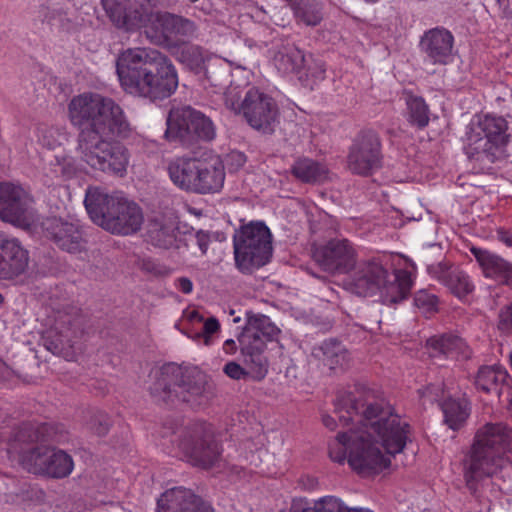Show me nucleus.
Here are the masks:
<instances>
[{
    "instance_id": "14",
    "label": "nucleus",
    "mask_w": 512,
    "mask_h": 512,
    "mask_svg": "<svg viewBox=\"0 0 512 512\" xmlns=\"http://www.w3.org/2000/svg\"><path fill=\"white\" fill-rule=\"evenodd\" d=\"M181 449L194 466L209 469L221 461V448L210 425L195 424L181 442Z\"/></svg>"
},
{
    "instance_id": "13",
    "label": "nucleus",
    "mask_w": 512,
    "mask_h": 512,
    "mask_svg": "<svg viewBox=\"0 0 512 512\" xmlns=\"http://www.w3.org/2000/svg\"><path fill=\"white\" fill-rule=\"evenodd\" d=\"M33 198L20 185L0 183V219L22 229H29L36 222Z\"/></svg>"
},
{
    "instance_id": "30",
    "label": "nucleus",
    "mask_w": 512,
    "mask_h": 512,
    "mask_svg": "<svg viewBox=\"0 0 512 512\" xmlns=\"http://www.w3.org/2000/svg\"><path fill=\"white\" fill-rule=\"evenodd\" d=\"M291 174L307 184H320L329 179V170L321 162L311 158H298L291 166Z\"/></svg>"
},
{
    "instance_id": "46",
    "label": "nucleus",
    "mask_w": 512,
    "mask_h": 512,
    "mask_svg": "<svg viewBox=\"0 0 512 512\" xmlns=\"http://www.w3.org/2000/svg\"><path fill=\"white\" fill-rule=\"evenodd\" d=\"M200 168H202V156L195 158V167L193 169L192 174V182H191V189L189 192H194L201 194V177H202V171H200Z\"/></svg>"
},
{
    "instance_id": "40",
    "label": "nucleus",
    "mask_w": 512,
    "mask_h": 512,
    "mask_svg": "<svg viewBox=\"0 0 512 512\" xmlns=\"http://www.w3.org/2000/svg\"><path fill=\"white\" fill-rule=\"evenodd\" d=\"M296 15L306 25L316 26L322 20V7L317 2H307L296 10Z\"/></svg>"
},
{
    "instance_id": "17",
    "label": "nucleus",
    "mask_w": 512,
    "mask_h": 512,
    "mask_svg": "<svg viewBox=\"0 0 512 512\" xmlns=\"http://www.w3.org/2000/svg\"><path fill=\"white\" fill-rule=\"evenodd\" d=\"M381 158L379 136L373 131H364L350 148L348 167L353 173L366 176L380 167Z\"/></svg>"
},
{
    "instance_id": "58",
    "label": "nucleus",
    "mask_w": 512,
    "mask_h": 512,
    "mask_svg": "<svg viewBox=\"0 0 512 512\" xmlns=\"http://www.w3.org/2000/svg\"><path fill=\"white\" fill-rule=\"evenodd\" d=\"M508 410L512 413V397L508 405Z\"/></svg>"
},
{
    "instance_id": "19",
    "label": "nucleus",
    "mask_w": 512,
    "mask_h": 512,
    "mask_svg": "<svg viewBox=\"0 0 512 512\" xmlns=\"http://www.w3.org/2000/svg\"><path fill=\"white\" fill-rule=\"evenodd\" d=\"M46 430V427H26L17 435L19 441H27L30 445L19 453V462L28 472L36 475H44L46 463L54 449L42 439Z\"/></svg>"
},
{
    "instance_id": "52",
    "label": "nucleus",
    "mask_w": 512,
    "mask_h": 512,
    "mask_svg": "<svg viewBox=\"0 0 512 512\" xmlns=\"http://www.w3.org/2000/svg\"><path fill=\"white\" fill-rule=\"evenodd\" d=\"M184 317L191 323H200L203 321V316L197 310H187Z\"/></svg>"
},
{
    "instance_id": "7",
    "label": "nucleus",
    "mask_w": 512,
    "mask_h": 512,
    "mask_svg": "<svg viewBox=\"0 0 512 512\" xmlns=\"http://www.w3.org/2000/svg\"><path fill=\"white\" fill-rule=\"evenodd\" d=\"M84 204L91 220L112 234H134L144 222L140 206L120 193L108 194L102 188L92 187L86 192Z\"/></svg>"
},
{
    "instance_id": "36",
    "label": "nucleus",
    "mask_w": 512,
    "mask_h": 512,
    "mask_svg": "<svg viewBox=\"0 0 512 512\" xmlns=\"http://www.w3.org/2000/svg\"><path fill=\"white\" fill-rule=\"evenodd\" d=\"M211 54L202 47L185 44L177 54V59L190 70L200 73L205 70L206 63L210 60Z\"/></svg>"
},
{
    "instance_id": "15",
    "label": "nucleus",
    "mask_w": 512,
    "mask_h": 512,
    "mask_svg": "<svg viewBox=\"0 0 512 512\" xmlns=\"http://www.w3.org/2000/svg\"><path fill=\"white\" fill-rule=\"evenodd\" d=\"M313 259L323 271L342 275L353 270L358 253L348 239H332L314 249Z\"/></svg>"
},
{
    "instance_id": "35",
    "label": "nucleus",
    "mask_w": 512,
    "mask_h": 512,
    "mask_svg": "<svg viewBox=\"0 0 512 512\" xmlns=\"http://www.w3.org/2000/svg\"><path fill=\"white\" fill-rule=\"evenodd\" d=\"M352 508L347 507L341 499L334 496H325L312 504L306 501L293 500L289 512H350Z\"/></svg>"
},
{
    "instance_id": "44",
    "label": "nucleus",
    "mask_w": 512,
    "mask_h": 512,
    "mask_svg": "<svg viewBox=\"0 0 512 512\" xmlns=\"http://www.w3.org/2000/svg\"><path fill=\"white\" fill-rule=\"evenodd\" d=\"M497 328L503 334H512V304H508L500 308Z\"/></svg>"
},
{
    "instance_id": "4",
    "label": "nucleus",
    "mask_w": 512,
    "mask_h": 512,
    "mask_svg": "<svg viewBox=\"0 0 512 512\" xmlns=\"http://www.w3.org/2000/svg\"><path fill=\"white\" fill-rule=\"evenodd\" d=\"M101 3L117 28L136 31L145 27L147 38L157 45L176 46L195 31L189 19L165 11L148 13L137 0H101Z\"/></svg>"
},
{
    "instance_id": "43",
    "label": "nucleus",
    "mask_w": 512,
    "mask_h": 512,
    "mask_svg": "<svg viewBox=\"0 0 512 512\" xmlns=\"http://www.w3.org/2000/svg\"><path fill=\"white\" fill-rule=\"evenodd\" d=\"M87 427L99 436L106 435L109 431L110 419L107 414L103 412H96L91 415L87 422Z\"/></svg>"
},
{
    "instance_id": "31",
    "label": "nucleus",
    "mask_w": 512,
    "mask_h": 512,
    "mask_svg": "<svg viewBox=\"0 0 512 512\" xmlns=\"http://www.w3.org/2000/svg\"><path fill=\"white\" fill-rule=\"evenodd\" d=\"M195 501V494L183 487H174L165 491L158 499L157 512H189Z\"/></svg>"
},
{
    "instance_id": "26",
    "label": "nucleus",
    "mask_w": 512,
    "mask_h": 512,
    "mask_svg": "<svg viewBox=\"0 0 512 512\" xmlns=\"http://www.w3.org/2000/svg\"><path fill=\"white\" fill-rule=\"evenodd\" d=\"M81 325L82 320L77 309L72 308L69 312H58L55 318V331L59 334V338L56 342L47 341V349L53 354H63L65 346H72V338L76 336Z\"/></svg>"
},
{
    "instance_id": "16",
    "label": "nucleus",
    "mask_w": 512,
    "mask_h": 512,
    "mask_svg": "<svg viewBox=\"0 0 512 512\" xmlns=\"http://www.w3.org/2000/svg\"><path fill=\"white\" fill-rule=\"evenodd\" d=\"M42 230L45 237L63 251L70 254H81L87 251V240L77 222L50 217L42 222Z\"/></svg>"
},
{
    "instance_id": "48",
    "label": "nucleus",
    "mask_w": 512,
    "mask_h": 512,
    "mask_svg": "<svg viewBox=\"0 0 512 512\" xmlns=\"http://www.w3.org/2000/svg\"><path fill=\"white\" fill-rule=\"evenodd\" d=\"M176 287L184 294H190L193 290V283L187 277H180L176 280Z\"/></svg>"
},
{
    "instance_id": "55",
    "label": "nucleus",
    "mask_w": 512,
    "mask_h": 512,
    "mask_svg": "<svg viewBox=\"0 0 512 512\" xmlns=\"http://www.w3.org/2000/svg\"><path fill=\"white\" fill-rule=\"evenodd\" d=\"M306 480H307V483H304V488L314 489L316 487L317 481L314 478L308 477Z\"/></svg>"
},
{
    "instance_id": "47",
    "label": "nucleus",
    "mask_w": 512,
    "mask_h": 512,
    "mask_svg": "<svg viewBox=\"0 0 512 512\" xmlns=\"http://www.w3.org/2000/svg\"><path fill=\"white\" fill-rule=\"evenodd\" d=\"M246 163V156L239 151H232L227 156V165L230 170L237 171Z\"/></svg>"
},
{
    "instance_id": "22",
    "label": "nucleus",
    "mask_w": 512,
    "mask_h": 512,
    "mask_svg": "<svg viewBox=\"0 0 512 512\" xmlns=\"http://www.w3.org/2000/svg\"><path fill=\"white\" fill-rule=\"evenodd\" d=\"M427 272L459 298L474 290V284L469 275L449 262L443 261L428 265Z\"/></svg>"
},
{
    "instance_id": "21",
    "label": "nucleus",
    "mask_w": 512,
    "mask_h": 512,
    "mask_svg": "<svg viewBox=\"0 0 512 512\" xmlns=\"http://www.w3.org/2000/svg\"><path fill=\"white\" fill-rule=\"evenodd\" d=\"M453 43L450 31L436 27L424 33L420 47L433 64L446 65L452 60Z\"/></svg>"
},
{
    "instance_id": "25",
    "label": "nucleus",
    "mask_w": 512,
    "mask_h": 512,
    "mask_svg": "<svg viewBox=\"0 0 512 512\" xmlns=\"http://www.w3.org/2000/svg\"><path fill=\"white\" fill-rule=\"evenodd\" d=\"M176 223L162 213H155L148 217L146 224L147 240L154 246L169 249L177 240Z\"/></svg>"
},
{
    "instance_id": "39",
    "label": "nucleus",
    "mask_w": 512,
    "mask_h": 512,
    "mask_svg": "<svg viewBox=\"0 0 512 512\" xmlns=\"http://www.w3.org/2000/svg\"><path fill=\"white\" fill-rule=\"evenodd\" d=\"M407 106L412 123L416 124L419 128L428 125L429 109L423 98L410 96L407 100Z\"/></svg>"
},
{
    "instance_id": "51",
    "label": "nucleus",
    "mask_w": 512,
    "mask_h": 512,
    "mask_svg": "<svg viewBox=\"0 0 512 512\" xmlns=\"http://www.w3.org/2000/svg\"><path fill=\"white\" fill-rule=\"evenodd\" d=\"M497 235L501 242L508 247H512V232L501 228L497 230Z\"/></svg>"
},
{
    "instance_id": "33",
    "label": "nucleus",
    "mask_w": 512,
    "mask_h": 512,
    "mask_svg": "<svg viewBox=\"0 0 512 512\" xmlns=\"http://www.w3.org/2000/svg\"><path fill=\"white\" fill-rule=\"evenodd\" d=\"M275 66L283 73L298 72L305 66V55L293 43L283 44L275 54Z\"/></svg>"
},
{
    "instance_id": "23",
    "label": "nucleus",
    "mask_w": 512,
    "mask_h": 512,
    "mask_svg": "<svg viewBox=\"0 0 512 512\" xmlns=\"http://www.w3.org/2000/svg\"><path fill=\"white\" fill-rule=\"evenodd\" d=\"M426 350L432 359L469 358L471 351L465 341L452 334L430 337L426 342Z\"/></svg>"
},
{
    "instance_id": "18",
    "label": "nucleus",
    "mask_w": 512,
    "mask_h": 512,
    "mask_svg": "<svg viewBox=\"0 0 512 512\" xmlns=\"http://www.w3.org/2000/svg\"><path fill=\"white\" fill-rule=\"evenodd\" d=\"M29 251L12 235L0 231V281L14 282L29 267Z\"/></svg>"
},
{
    "instance_id": "20",
    "label": "nucleus",
    "mask_w": 512,
    "mask_h": 512,
    "mask_svg": "<svg viewBox=\"0 0 512 512\" xmlns=\"http://www.w3.org/2000/svg\"><path fill=\"white\" fill-rule=\"evenodd\" d=\"M353 270L348 288L352 293L364 297L378 292L387 272L381 263L374 260L357 262Z\"/></svg>"
},
{
    "instance_id": "5",
    "label": "nucleus",
    "mask_w": 512,
    "mask_h": 512,
    "mask_svg": "<svg viewBox=\"0 0 512 512\" xmlns=\"http://www.w3.org/2000/svg\"><path fill=\"white\" fill-rule=\"evenodd\" d=\"M512 450V429L505 423H486L480 427L462 461L465 485L478 497L481 482L509 467L507 453Z\"/></svg>"
},
{
    "instance_id": "8",
    "label": "nucleus",
    "mask_w": 512,
    "mask_h": 512,
    "mask_svg": "<svg viewBox=\"0 0 512 512\" xmlns=\"http://www.w3.org/2000/svg\"><path fill=\"white\" fill-rule=\"evenodd\" d=\"M507 129L506 120L500 116L479 115L471 121L464 149L474 169L483 172L503 156L508 142Z\"/></svg>"
},
{
    "instance_id": "6",
    "label": "nucleus",
    "mask_w": 512,
    "mask_h": 512,
    "mask_svg": "<svg viewBox=\"0 0 512 512\" xmlns=\"http://www.w3.org/2000/svg\"><path fill=\"white\" fill-rule=\"evenodd\" d=\"M279 333V328L269 317L259 315L250 318L237 338L247 369L231 361L225 364L223 372L233 380L251 378L254 381H261L264 379L269 369L268 344L276 342Z\"/></svg>"
},
{
    "instance_id": "34",
    "label": "nucleus",
    "mask_w": 512,
    "mask_h": 512,
    "mask_svg": "<svg viewBox=\"0 0 512 512\" xmlns=\"http://www.w3.org/2000/svg\"><path fill=\"white\" fill-rule=\"evenodd\" d=\"M196 157H177L171 160L167 170L171 181L180 189L190 191Z\"/></svg>"
},
{
    "instance_id": "37",
    "label": "nucleus",
    "mask_w": 512,
    "mask_h": 512,
    "mask_svg": "<svg viewBox=\"0 0 512 512\" xmlns=\"http://www.w3.org/2000/svg\"><path fill=\"white\" fill-rule=\"evenodd\" d=\"M46 470L43 476L50 478L61 479L68 477L74 468L72 457L65 451L54 448L48 462L46 463Z\"/></svg>"
},
{
    "instance_id": "1",
    "label": "nucleus",
    "mask_w": 512,
    "mask_h": 512,
    "mask_svg": "<svg viewBox=\"0 0 512 512\" xmlns=\"http://www.w3.org/2000/svg\"><path fill=\"white\" fill-rule=\"evenodd\" d=\"M335 413L343 426L350 421L359 426L338 433L329 444V457L340 464L347 460L361 476L377 474L387 468L391 457L412 441L409 422L373 391L339 397Z\"/></svg>"
},
{
    "instance_id": "59",
    "label": "nucleus",
    "mask_w": 512,
    "mask_h": 512,
    "mask_svg": "<svg viewBox=\"0 0 512 512\" xmlns=\"http://www.w3.org/2000/svg\"><path fill=\"white\" fill-rule=\"evenodd\" d=\"M366 3H375L377 2L378 0H364Z\"/></svg>"
},
{
    "instance_id": "2",
    "label": "nucleus",
    "mask_w": 512,
    "mask_h": 512,
    "mask_svg": "<svg viewBox=\"0 0 512 512\" xmlns=\"http://www.w3.org/2000/svg\"><path fill=\"white\" fill-rule=\"evenodd\" d=\"M68 117L79 130L77 151L82 160L94 169L123 176L129 163L128 151L112 142L130 130L120 105L112 98L86 92L70 100Z\"/></svg>"
},
{
    "instance_id": "57",
    "label": "nucleus",
    "mask_w": 512,
    "mask_h": 512,
    "mask_svg": "<svg viewBox=\"0 0 512 512\" xmlns=\"http://www.w3.org/2000/svg\"><path fill=\"white\" fill-rule=\"evenodd\" d=\"M350 512H372L368 509H364V508H352V511Z\"/></svg>"
},
{
    "instance_id": "29",
    "label": "nucleus",
    "mask_w": 512,
    "mask_h": 512,
    "mask_svg": "<svg viewBox=\"0 0 512 512\" xmlns=\"http://www.w3.org/2000/svg\"><path fill=\"white\" fill-rule=\"evenodd\" d=\"M201 194L218 193L224 186L225 168L218 155H202Z\"/></svg>"
},
{
    "instance_id": "10",
    "label": "nucleus",
    "mask_w": 512,
    "mask_h": 512,
    "mask_svg": "<svg viewBox=\"0 0 512 512\" xmlns=\"http://www.w3.org/2000/svg\"><path fill=\"white\" fill-rule=\"evenodd\" d=\"M207 385V375L197 369L182 371L179 367L168 366L160 370L150 387V393L157 401L164 403L178 398L191 405H198L205 397Z\"/></svg>"
},
{
    "instance_id": "56",
    "label": "nucleus",
    "mask_w": 512,
    "mask_h": 512,
    "mask_svg": "<svg viewBox=\"0 0 512 512\" xmlns=\"http://www.w3.org/2000/svg\"><path fill=\"white\" fill-rule=\"evenodd\" d=\"M7 372V366L6 364L0 359V379L5 375Z\"/></svg>"
},
{
    "instance_id": "27",
    "label": "nucleus",
    "mask_w": 512,
    "mask_h": 512,
    "mask_svg": "<svg viewBox=\"0 0 512 512\" xmlns=\"http://www.w3.org/2000/svg\"><path fill=\"white\" fill-rule=\"evenodd\" d=\"M412 288L411 274L406 270H397L392 274L386 272L385 280L381 283L378 290L383 304H397L410 293Z\"/></svg>"
},
{
    "instance_id": "11",
    "label": "nucleus",
    "mask_w": 512,
    "mask_h": 512,
    "mask_svg": "<svg viewBox=\"0 0 512 512\" xmlns=\"http://www.w3.org/2000/svg\"><path fill=\"white\" fill-rule=\"evenodd\" d=\"M236 267L242 273H252L268 263L272 255V235L262 222L241 226L233 237Z\"/></svg>"
},
{
    "instance_id": "38",
    "label": "nucleus",
    "mask_w": 512,
    "mask_h": 512,
    "mask_svg": "<svg viewBox=\"0 0 512 512\" xmlns=\"http://www.w3.org/2000/svg\"><path fill=\"white\" fill-rule=\"evenodd\" d=\"M444 421L453 430H458L467 420L470 409L464 400L447 399L442 403Z\"/></svg>"
},
{
    "instance_id": "3",
    "label": "nucleus",
    "mask_w": 512,
    "mask_h": 512,
    "mask_svg": "<svg viewBox=\"0 0 512 512\" xmlns=\"http://www.w3.org/2000/svg\"><path fill=\"white\" fill-rule=\"evenodd\" d=\"M116 71L125 92L153 102L170 97L178 87L177 71L171 60L152 48L122 51Z\"/></svg>"
},
{
    "instance_id": "49",
    "label": "nucleus",
    "mask_w": 512,
    "mask_h": 512,
    "mask_svg": "<svg viewBox=\"0 0 512 512\" xmlns=\"http://www.w3.org/2000/svg\"><path fill=\"white\" fill-rule=\"evenodd\" d=\"M240 348V344L239 342L237 343L234 339H227L224 343H223V352L226 354V355H234L236 354V352L238 351V349Z\"/></svg>"
},
{
    "instance_id": "53",
    "label": "nucleus",
    "mask_w": 512,
    "mask_h": 512,
    "mask_svg": "<svg viewBox=\"0 0 512 512\" xmlns=\"http://www.w3.org/2000/svg\"><path fill=\"white\" fill-rule=\"evenodd\" d=\"M178 0H147V2L152 6H163L170 7L174 5Z\"/></svg>"
},
{
    "instance_id": "61",
    "label": "nucleus",
    "mask_w": 512,
    "mask_h": 512,
    "mask_svg": "<svg viewBox=\"0 0 512 512\" xmlns=\"http://www.w3.org/2000/svg\"><path fill=\"white\" fill-rule=\"evenodd\" d=\"M190 1H191L192 3H195V2H197L198 0H190Z\"/></svg>"
},
{
    "instance_id": "28",
    "label": "nucleus",
    "mask_w": 512,
    "mask_h": 512,
    "mask_svg": "<svg viewBox=\"0 0 512 512\" xmlns=\"http://www.w3.org/2000/svg\"><path fill=\"white\" fill-rule=\"evenodd\" d=\"M311 356L329 370H343L349 362L346 347L335 339L325 340L313 347Z\"/></svg>"
},
{
    "instance_id": "45",
    "label": "nucleus",
    "mask_w": 512,
    "mask_h": 512,
    "mask_svg": "<svg viewBox=\"0 0 512 512\" xmlns=\"http://www.w3.org/2000/svg\"><path fill=\"white\" fill-rule=\"evenodd\" d=\"M220 329V323L215 317H210L204 322L203 331L196 333L194 339L203 338L204 344L209 346L213 342V334Z\"/></svg>"
},
{
    "instance_id": "24",
    "label": "nucleus",
    "mask_w": 512,
    "mask_h": 512,
    "mask_svg": "<svg viewBox=\"0 0 512 512\" xmlns=\"http://www.w3.org/2000/svg\"><path fill=\"white\" fill-rule=\"evenodd\" d=\"M470 252L475 257L483 275L505 285L512 284V264L501 256L478 247H472Z\"/></svg>"
},
{
    "instance_id": "41",
    "label": "nucleus",
    "mask_w": 512,
    "mask_h": 512,
    "mask_svg": "<svg viewBox=\"0 0 512 512\" xmlns=\"http://www.w3.org/2000/svg\"><path fill=\"white\" fill-rule=\"evenodd\" d=\"M438 297L426 289L419 290L414 296V305L424 314L430 315L438 310Z\"/></svg>"
},
{
    "instance_id": "9",
    "label": "nucleus",
    "mask_w": 512,
    "mask_h": 512,
    "mask_svg": "<svg viewBox=\"0 0 512 512\" xmlns=\"http://www.w3.org/2000/svg\"><path fill=\"white\" fill-rule=\"evenodd\" d=\"M224 104L236 115H241L250 127L264 134H271L278 122L277 103L256 87H250L242 95L239 87L230 85L224 93Z\"/></svg>"
},
{
    "instance_id": "12",
    "label": "nucleus",
    "mask_w": 512,
    "mask_h": 512,
    "mask_svg": "<svg viewBox=\"0 0 512 512\" xmlns=\"http://www.w3.org/2000/svg\"><path fill=\"white\" fill-rule=\"evenodd\" d=\"M165 137L191 147L198 141H211L216 136L213 122L204 113L188 105L173 106L166 119Z\"/></svg>"
},
{
    "instance_id": "32",
    "label": "nucleus",
    "mask_w": 512,
    "mask_h": 512,
    "mask_svg": "<svg viewBox=\"0 0 512 512\" xmlns=\"http://www.w3.org/2000/svg\"><path fill=\"white\" fill-rule=\"evenodd\" d=\"M508 376V372L501 365H485L477 372L475 386L485 393H498Z\"/></svg>"
},
{
    "instance_id": "50",
    "label": "nucleus",
    "mask_w": 512,
    "mask_h": 512,
    "mask_svg": "<svg viewBox=\"0 0 512 512\" xmlns=\"http://www.w3.org/2000/svg\"><path fill=\"white\" fill-rule=\"evenodd\" d=\"M196 241L199 249L201 250L202 254H205L208 249L209 245V237L207 234L203 232H197L196 233Z\"/></svg>"
},
{
    "instance_id": "54",
    "label": "nucleus",
    "mask_w": 512,
    "mask_h": 512,
    "mask_svg": "<svg viewBox=\"0 0 512 512\" xmlns=\"http://www.w3.org/2000/svg\"><path fill=\"white\" fill-rule=\"evenodd\" d=\"M322 422L330 430H334L337 426L334 417H332L330 415H323Z\"/></svg>"
},
{
    "instance_id": "60",
    "label": "nucleus",
    "mask_w": 512,
    "mask_h": 512,
    "mask_svg": "<svg viewBox=\"0 0 512 512\" xmlns=\"http://www.w3.org/2000/svg\"><path fill=\"white\" fill-rule=\"evenodd\" d=\"M3 301H4V297H3V295L0 293V305L3 303Z\"/></svg>"
},
{
    "instance_id": "42",
    "label": "nucleus",
    "mask_w": 512,
    "mask_h": 512,
    "mask_svg": "<svg viewBox=\"0 0 512 512\" xmlns=\"http://www.w3.org/2000/svg\"><path fill=\"white\" fill-rule=\"evenodd\" d=\"M65 15V12L61 8L49 4L41 5L38 10V17L40 20L49 25L62 23Z\"/></svg>"
}]
</instances>
